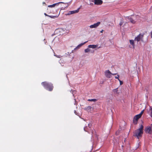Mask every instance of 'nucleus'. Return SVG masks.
Here are the masks:
<instances>
[{"mask_svg": "<svg viewBox=\"0 0 152 152\" xmlns=\"http://www.w3.org/2000/svg\"><path fill=\"white\" fill-rule=\"evenodd\" d=\"M144 112V110H142L140 113L138 115L135 116L133 118V123L135 124H137L138 120L142 116Z\"/></svg>", "mask_w": 152, "mask_h": 152, "instance_id": "obj_4", "label": "nucleus"}, {"mask_svg": "<svg viewBox=\"0 0 152 152\" xmlns=\"http://www.w3.org/2000/svg\"><path fill=\"white\" fill-rule=\"evenodd\" d=\"M141 39H135V40H137V41L138 42L140 41Z\"/></svg>", "mask_w": 152, "mask_h": 152, "instance_id": "obj_23", "label": "nucleus"}, {"mask_svg": "<svg viewBox=\"0 0 152 152\" xmlns=\"http://www.w3.org/2000/svg\"><path fill=\"white\" fill-rule=\"evenodd\" d=\"M90 51V50L88 48H87L85 50V53L88 52Z\"/></svg>", "mask_w": 152, "mask_h": 152, "instance_id": "obj_18", "label": "nucleus"}, {"mask_svg": "<svg viewBox=\"0 0 152 152\" xmlns=\"http://www.w3.org/2000/svg\"><path fill=\"white\" fill-rule=\"evenodd\" d=\"M88 42V41L84 42L83 43H81L76 48H80L81 47L82 45H84L86 43Z\"/></svg>", "mask_w": 152, "mask_h": 152, "instance_id": "obj_13", "label": "nucleus"}, {"mask_svg": "<svg viewBox=\"0 0 152 152\" xmlns=\"http://www.w3.org/2000/svg\"><path fill=\"white\" fill-rule=\"evenodd\" d=\"M44 15H45V16H47L49 17V15H48L47 14H46V13H44Z\"/></svg>", "mask_w": 152, "mask_h": 152, "instance_id": "obj_27", "label": "nucleus"}, {"mask_svg": "<svg viewBox=\"0 0 152 152\" xmlns=\"http://www.w3.org/2000/svg\"><path fill=\"white\" fill-rule=\"evenodd\" d=\"M120 82V85H122L123 84V82L120 79L118 80Z\"/></svg>", "mask_w": 152, "mask_h": 152, "instance_id": "obj_21", "label": "nucleus"}, {"mask_svg": "<svg viewBox=\"0 0 152 152\" xmlns=\"http://www.w3.org/2000/svg\"><path fill=\"white\" fill-rule=\"evenodd\" d=\"M65 4H67V5L69 6V4H70V3H69H69H65Z\"/></svg>", "mask_w": 152, "mask_h": 152, "instance_id": "obj_29", "label": "nucleus"}, {"mask_svg": "<svg viewBox=\"0 0 152 152\" xmlns=\"http://www.w3.org/2000/svg\"><path fill=\"white\" fill-rule=\"evenodd\" d=\"M88 101H91V102L93 101V102H95L97 101V99H88Z\"/></svg>", "mask_w": 152, "mask_h": 152, "instance_id": "obj_16", "label": "nucleus"}, {"mask_svg": "<svg viewBox=\"0 0 152 152\" xmlns=\"http://www.w3.org/2000/svg\"><path fill=\"white\" fill-rule=\"evenodd\" d=\"M98 45H89L88 46V47L89 48H95L97 47Z\"/></svg>", "mask_w": 152, "mask_h": 152, "instance_id": "obj_12", "label": "nucleus"}, {"mask_svg": "<svg viewBox=\"0 0 152 152\" xmlns=\"http://www.w3.org/2000/svg\"><path fill=\"white\" fill-rule=\"evenodd\" d=\"M116 74H117L116 73H114V74L112 73L111 75H116Z\"/></svg>", "mask_w": 152, "mask_h": 152, "instance_id": "obj_30", "label": "nucleus"}, {"mask_svg": "<svg viewBox=\"0 0 152 152\" xmlns=\"http://www.w3.org/2000/svg\"><path fill=\"white\" fill-rule=\"evenodd\" d=\"M143 126L141 125L139 128L135 130L133 133V136L137 137L138 139L142 136L143 133Z\"/></svg>", "mask_w": 152, "mask_h": 152, "instance_id": "obj_1", "label": "nucleus"}, {"mask_svg": "<svg viewBox=\"0 0 152 152\" xmlns=\"http://www.w3.org/2000/svg\"><path fill=\"white\" fill-rule=\"evenodd\" d=\"M117 76H115V79H118V80H119V76L118 75H117Z\"/></svg>", "mask_w": 152, "mask_h": 152, "instance_id": "obj_22", "label": "nucleus"}, {"mask_svg": "<svg viewBox=\"0 0 152 152\" xmlns=\"http://www.w3.org/2000/svg\"><path fill=\"white\" fill-rule=\"evenodd\" d=\"M151 37L152 38V31L151 32Z\"/></svg>", "mask_w": 152, "mask_h": 152, "instance_id": "obj_28", "label": "nucleus"}, {"mask_svg": "<svg viewBox=\"0 0 152 152\" xmlns=\"http://www.w3.org/2000/svg\"><path fill=\"white\" fill-rule=\"evenodd\" d=\"M100 22H98L97 23L94 24L93 25H90L89 27L90 28H96L100 24Z\"/></svg>", "mask_w": 152, "mask_h": 152, "instance_id": "obj_7", "label": "nucleus"}, {"mask_svg": "<svg viewBox=\"0 0 152 152\" xmlns=\"http://www.w3.org/2000/svg\"><path fill=\"white\" fill-rule=\"evenodd\" d=\"M75 112V114H76V115H77V114L76 113V111H75V112Z\"/></svg>", "mask_w": 152, "mask_h": 152, "instance_id": "obj_31", "label": "nucleus"}, {"mask_svg": "<svg viewBox=\"0 0 152 152\" xmlns=\"http://www.w3.org/2000/svg\"><path fill=\"white\" fill-rule=\"evenodd\" d=\"M151 117L152 118V107L151 108Z\"/></svg>", "mask_w": 152, "mask_h": 152, "instance_id": "obj_25", "label": "nucleus"}, {"mask_svg": "<svg viewBox=\"0 0 152 152\" xmlns=\"http://www.w3.org/2000/svg\"><path fill=\"white\" fill-rule=\"evenodd\" d=\"M145 131L146 133L151 134L152 132L151 127L149 126L145 129Z\"/></svg>", "mask_w": 152, "mask_h": 152, "instance_id": "obj_8", "label": "nucleus"}, {"mask_svg": "<svg viewBox=\"0 0 152 152\" xmlns=\"http://www.w3.org/2000/svg\"><path fill=\"white\" fill-rule=\"evenodd\" d=\"M84 130L85 131H86V130H85V128H84Z\"/></svg>", "mask_w": 152, "mask_h": 152, "instance_id": "obj_33", "label": "nucleus"}, {"mask_svg": "<svg viewBox=\"0 0 152 152\" xmlns=\"http://www.w3.org/2000/svg\"><path fill=\"white\" fill-rule=\"evenodd\" d=\"M93 1L96 5H101L102 3V1L101 0H94Z\"/></svg>", "mask_w": 152, "mask_h": 152, "instance_id": "obj_9", "label": "nucleus"}, {"mask_svg": "<svg viewBox=\"0 0 152 152\" xmlns=\"http://www.w3.org/2000/svg\"><path fill=\"white\" fill-rule=\"evenodd\" d=\"M49 17H50L51 18H55L56 17V16H50V15H49Z\"/></svg>", "mask_w": 152, "mask_h": 152, "instance_id": "obj_20", "label": "nucleus"}, {"mask_svg": "<svg viewBox=\"0 0 152 152\" xmlns=\"http://www.w3.org/2000/svg\"><path fill=\"white\" fill-rule=\"evenodd\" d=\"M65 30L62 28L56 29L54 31V33L52 34V36H54L55 38L57 37L58 36L63 35L65 34Z\"/></svg>", "mask_w": 152, "mask_h": 152, "instance_id": "obj_2", "label": "nucleus"}, {"mask_svg": "<svg viewBox=\"0 0 152 152\" xmlns=\"http://www.w3.org/2000/svg\"><path fill=\"white\" fill-rule=\"evenodd\" d=\"M129 42L131 45H132L133 46V48H134V41L133 40H130Z\"/></svg>", "mask_w": 152, "mask_h": 152, "instance_id": "obj_15", "label": "nucleus"}, {"mask_svg": "<svg viewBox=\"0 0 152 152\" xmlns=\"http://www.w3.org/2000/svg\"><path fill=\"white\" fill-rule=\"evenodd\" d=\"M151 125H152V124H151Z\"/></svg>", "mask_w": 152, "mask_h": 152, "instance_id": "obj_35", "label": "nucleus"}, {"mask_svg": "<svg viewBox=\"0 0 152 152\" xmlns=\"http://www.w3.org/2000/svg\"><path fill=\"white\" fill-rule=\"evenodd\" d=\"M80 8H78L77 10L71 11L69 12V15L72 14L74 13H77L79 11V10Z\"/></svg>", "mask_w": 152, "mask_h": 152, "instance_id": "obj_10", "label": "nucleus"}, {"mask_svg": "<svg viewBox=\"0 0 152 152\" xmlns=\"http://www.w3.org/2000/svg\"><path fill=\"white\" fill-rule=\"evenodd\" d=\"M55 56H56L58 58H60V56L59 55H55Z\"/></svg>", "mask_w": 152, "mask_h": 152, "instance_id": "obj_26", "label": "nucleus"}, {"mask_svg": "<svg viewBox=\"0 0 152 152\" xmlns=\"http://www.w3.org/2000/svg\"><path fill=\"white\" fill-rule=\"evenodd\" d=\"M41 84L45 89L49 91H52L53 89V86L51 83L44 82H42Z\"/></svg>", "mask_w": 152, "mask_h": 152, "instance_id": "obj_3", "label": "nucleus"}, {"mask_svg": "<svg viewBox=\"0 0 152 152\" xmlns=\"http://www.w3.org/2000/svg\"><path fill=\"white\" fill-rule=\"evenodd\" d=\"M105 76L108 78H110L111 77L112 73L109 70H106L104 72Z\"/></svg>", "mask_w": 152, "mask_h": 152, "instance_id": "obj_6", "label": "nucleus"}, {"mask_svg": "<svg viewBox=\"0 0 152 152\" xmlns=\"http://www.w3.org/2000/svg\"><path fill=\"white\" fill-rule=\"evenodd\" d=\"M124 23V21L123 20H121L119 23V25L121 26L123 25Z\"/></svg>", "mask_w": 152, "mask_h": 152, "instance_id": "obj_17", "label": "nucleus"}, {"mask_svg": "<svg viewBox=\"0 0 152 152\" xmlns=\"http://www.w3.org/2000/svg\"><path fill=\"white\" fill-rule=\"evenodd\" d=\"M135 17V16H131L126 17V18L129 20L131 23L134 24L136 22L134 19Z\"/></svg>", "mask_w": 152, "mask_h": 152, "instance_id": "obj_5", "label": "nucleus"}, {"mask_svg": "<svg viewBox=\"0 0 152 152\" xmlns=\"http://www.w3.org/2000/svg\"><path fill=\"white\" fill-rule=\"evenodd\" d=\"M144 34V33H140L135 38H142L143 37Z\"/></svg>", "mask_w": 152, "mask_h": 152, "instance_id": "obj_14", "label": "nucleus"}, {"mask_svg": "<svg viewBox=\"0 0 152 152\" xmlns=\"http://www.w3.org/2000/svg\"><path fill=\"white\" fill-rule=\"evenodd\" d=\"M59 3H64L63 2H59L58 3L53 4L52 5H49L48 6L49 7H54L56 5H58Z\"/></svg>", "mask_w": 152, "mask_h": 152, "instance_id": "obj_11", "label": "nucleus"}, {"mask_svg": "<svg viewBox=\"0 0 152 152\" xmlns=\"http://www.w3.org/2000/svg\"><path fill=\"white\" fill-rule=\"evenodd\" d=\"M91 107L90 106H88L86 108V109L87 110H90L91 109Z\"/></svg>", "mask_w": 152, "mask_h": 152, "instance_id": "obj_19", "label": "nucleus"}, {"mask_svg": "<svg viewBox=\"0 0 152 152\" xmlns=\"http://www.w3.org/2000/svg\"><path fill=\"white\" fill-rule=\"evenodd\" d=\"M43 4H46V3H45V2H43Z\"/></svg>", "mask_w": 152, "mask_h": 152, "instance_id": "obj_32", "label": "nucleus"}, {"mask_svg": "<svg viewBox=\"0 0 152 152\" xmlns=\"http://www.w3.org/2000/svg\"><path fill=\"white\" fill-rule=\"evenodd\" d=\"M100 48V47H99V48Z\"/></svg>", "mask_w": 152, "mask_h": 152, "instance_id": "obj_34", "label": "nucleus"}, {"mask_svg": "<svg viewBox=\"0 0 152 152\" xmlns=\"http://www.w3.org/2000/svg\"><path fill=\"white\" fill-rule=\"evenodd\" d=\"M118 90L117 88L113 90V91L114 92H116Z\"/></svg>", "mask_w": 152, "mask_h": 152, "instance_id": "obj_24", "label": "nucleus"}]
</instances>
